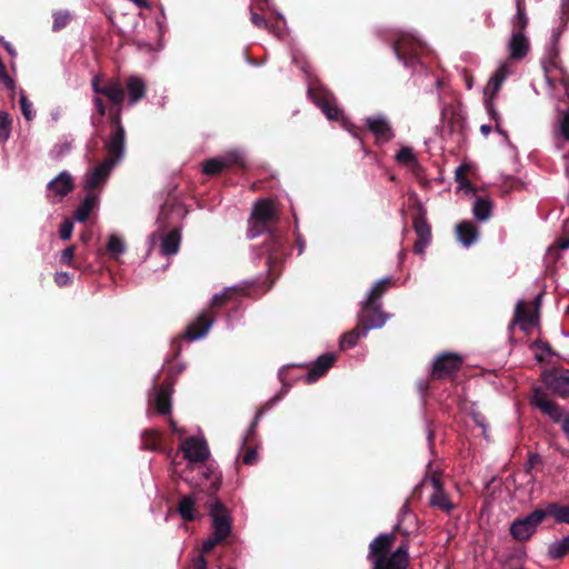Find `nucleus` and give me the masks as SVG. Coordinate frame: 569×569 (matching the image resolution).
Returning a JSON list of instances; mask_svg holds the SVG:
<instances>
[{"mask_svg": "<svg viewBox=\"0 0 569 569\" xmlns=\"http://www.w3.org/2000/svg\"><path fill=\"white\" fill-rule=\"evenodd\" d=\"M395 541V533H381L369 543L367 559L372 566L371 569H408V543L402 542L391 551Z\"/></svg>", "mask_w": 569, "mask_h": 569, "instance_id": "obj_1", "label": "nucleus"}, {"mask_svg": "<svg viewBox=\"0 0 569 569\" xmlns=\"http://www.w3.org/2000/svg\"><path fill=\"white\" fill-rule=\"evenodd\" d=\"M208 509L212 520V535L202 542V553L211 552L216 546L226 542L232 533V518L227 506L220 499L212 497L208 502Z\"/></svg>", "mask_w": 569, "mask_h": 569, "instance_id": "obj_2", "label": "nucleus"}, {"mask_svg": "<svg viewBox=\"0 0 569 569\" xmlns=\"http://www.w3.org/2000/svg\"><path fill=\"white\" fill-rule=\"evenodd\" d=\"M278 220L273 201L270 199H259L252 209L249 219L248 237L256 238L257 236L269 231V228Z\"/></svg>", "mask_w": 569, "mask_h": 569, "instance_id": "obj_3", "label": "nucleus"}, {"mask_svg": "<svg viewBox=\"0 0 569 569\" xmlns=\"http://www.w3.org/2000/svg\"><path fill=\"white\" fill-rule=\"evenodd\" d=\"M543 292H540L532 301V309L529 305L519 300L516 305L513 319L509 326V330L513 331L516 327H519L521 331L529 335L530 330L539 325V310L541 307Z\"/></svg>", "mask_w": 569, "mask_h": 569, "instance_id": "obj_4", "label": "nucleus"}, {"mask_svg": "<svg viewBox=\"0 0 569 569\" xmlns=\"http://www.w3.org/2000/svg\"><path fill=\"white\" fill-rule=\"evenodd\" d=\"M214 322V315L211 310H203L193 321H191L184 332L172 343L173 356H179L181 345L203 338Z\"/></svg>", "mask_w": 569, "mask_h": 569, "instance_id": "obj_5", "label": "nucleus"}, {"mask_svg": "<svg viewBox=\"0 0 569 569\" xmlns=\"http://www.w3.org/2000/svg\"><path fill=\"white\" fill-rule=\"evenodd\" d=\"M392 49L401 62L408 68H415L419 63L423 44L410 34H400L392 43Z\"/></svg>", "mask_w": 569, "mask_h": 569, "instance_id": "obj_6", "label": "nucleus"}, {"mask_svg": "<svg viewBox=\"0 0 569 569\" xmlns=\"http://www.w3.org/2000/svg\"><path fill=\"white\" fill-rule=\"evenodd\" d=\"M91 88L96 94L106 97L112 106H122L124 102V87L117 78L103 79L102 76H94L91 80Z\"/></svg>", "mask_w": 569, "mask_h": 569, "instance_id": "obj_7", "label": "nucleus"}, {"mask_svg": "<svg viewBox=\"0 0 569 569\" xmlns=\"http://www.w3.org/2000/svg\"><path fill=\"white\" fill-rule=\"evenodd\" d=\"M546 517L543 509H536L523 518H517L510 526L511 537L518 541L529 540Z\"/></svg>", "mask_w": 569, "mask_h": 569, "instance_id": "obj_8", "label": "nucleus"}, {"mask_svg": "<svg viewBox=\"0 0 569 569\" xmlns=\"http://www.w3.org/2000/svg\"><path fill=\"white\" fill-rule=\"evenodd\" d=\"M311 101L323 112L327 119L337 121L342 117V110L338 107L337 98L332 92L321 86L308 89Z\"/></svg>", "mask_w": 569, "mask_h": 569, "instance_id": "obj_9", "label": "nucleus"}, {"mask_svg": "<svg viewBox=\"0 0 569 569\" xmlns=\"http://www.w3.org/2000/svg\"><path fill=\"white\" fill-rule=\"evenodd\" d=\"M388 318L389 315L381 309V303H369V301L365 300L361 303L357 323L362 329V332L367 333L371 329L381 328Z\"/></svg>", "mask_w": 569, "mask_h": 569, "instance_id": "obj_10", "label": "nucleus"}, {"mask_svg": "<svg viewBox=\"0 0 569 569\" xmlns=\"http://www.w3.org/2000/svg\"><path fill=\"white\" fill-rule=\"evenodd\" d=\"M531 405L537 407L545 416H548L555 423H560L565 417L563 409L557 402L548 399L540 387L533 389Z\"/></svg>", "mask_w": 569, "mask_h": 569, "instance_id": "obj_11", "label": "nucleus"}, {"mask_svg": "<svg viewBox=\"0 0 569 569\" xmlns=\"http://www.w3.org/2000/svg\"><path fill=\"white\" fill-rule=\"evenodd\" d=\"M412 227L418 237L413 244V252L422 254L431 241V227L427 221L426 211L421 207L418 208L413 217Z\"/></svg>", "mask_w": 569, "mask_h": 569, "instance_id": "obj_12", "label": "nucleus"}, {"mask_svg": "<svg viewBox=\"0 0 569 569\" xmlns=\"http://www.w3.org/2000/svg\"><path fill=\"white\" fill-rule=\"evenodd\" d=\"M244 168L246 160L242 154L232 152L222 158H211L203 162V173L216 176L231 167Z\"/></svg>", "mask_w": 569, "mask_h": 569, "instance_id": "obj_13", "label": "nucleus"}, {"mask_svg": "<svg viewBox=\"0 0 569 569\" xmlns=\"http://www.w3.org/2000/svg\"><path fill=\"white\" fill-rule=\"evenodd\" d=\"M183 456L191 463H203L208 460L210 452L206 440L197 437H189L180 446Z\"/></svg>", "mask_w": 569, "mask_h": 569, "instance_id": "obj_14", "label": "nucleus"}, {"mask_svg": "<svg viewBox=\"0 0 569 569\" xmlns=\"http://www.w3.org/2000/svg\"><path fill=\"white\" fill-rule=\"evenodd\" d=\"M365 123L378 144L390 142L395 138L392 126L385 116L368 117Z\"/></svg>", "mask_w": 569, "mask_h": 569, "instance_id": "obj_15", "label": "nucleus"}, {"mask_svg": "<svg viewBox=\"0 0 569 569\" xmlns=\"http://www.w3.org/2000/svg\"><path fill=\"white\" fill-rule=\"evenodd\" d=\"M463 358H436L431 369L435 380L451 379L460 370Z\"/></svg>", "mask_w": 569, "mask_h": 569, "instance_id": "obj_16", "label": "nucleus"}, {"mask_svg": "<svg viewBox=\"0 0 569 569\" xmlns=\"http://www.w3.org/2000/svg\"><path fill=\"white\" fill-rule=\"evenodd\" d=\"M47 189L48 198L53 197L52 202H60L74 189V180L68 171H62L47 184Z\"/></svg>", "mask_w": 569, "mask_h": 569, "instance_id": "obj_17", "label": "nucleus"}, {"mask_svg": "<svg viewBox=\"0 0 569 569\" xmlns=\"http://www.w3.org/2000/svg\"><path fill=\"white\" fill-rule=\"evenodd\" d=\"M114 164L111 161L103 160L96 168L87 172L84 177V188L91 192L100 188L109 178Z\"/></svg>", "mask_w": 569, "mask_h": 569, "instance_id": "obj_18", "label": "nucleus"}, {"mask_svg": "<svg viewBox=\"0 0 569 569\" xmlns=\"http://www.w3.org/2000/svg\"><path fill=\"white\" fill-rule=\"evenodd\" d=\"M430 482L433 487V493L429 500L430 506L449 515L455 509V503L451 502L449 496L446 493L442 481L437 475H432Z\"/></svg>", "mask_w": 569, "mask_h": 569, "instance_id": "obj_19", "label": "nucleus"}, {"mask_svg": "<svg viewBox=\"0 0 569 569\" xmlns=\"http://www.w3.org/2000/svg\"><path fill=\"white\" fill-rule=\"evenodd\" d=\"M124 142H126L124 129H119L117 132L111 131L109 139L104 143L107 152H108V158L106 160L111 161L113 164H116L123 157Z\"/></svg>", "mask_w": 569, "mask_h": 569, "instance_id": "obj_20", "label": "nucleus"}, {"mask_svg": "<svg viewBox=\"0 0 569 569\" xmlns=\"http://www.w3.org/2000/svg\"><path fill=\"white\" fill-rule=\"evenodd\" d=\"M123 87L128 94V104L134 106L141 101L147 93V84L139 76H130L126 79Z\"/></svg>", "mask_w": 569, "mask_h": 569, "instance_id": "obj_21", "label": "nucleus"}, {"mask_svg": "<svg viewBox=\"0 0 569 569\" xmlns=\"http://www.w3.org/2000/svg\"><path fill=\"white\" fill-rule=\"evenodd\" d=\"M509 73V67L505 63L501 64L495 73L490 77L487 86L483 89V99H495L498 94L502 83Z\"/></svg>", "mask_w": 569, "mask_h": 569, "instance_id": "obj_22", "label": "nucleus"}, {"mask_svg": "<svg viewBox=\"0 0 569 569\" xmlns=\"http://www.w3.org/2000/svg\"><path fill=\"white\" fill-rule=\"evenodd\" d=\"M509 73V67L505 63L501 64L495 73L490 77L487 86L483 89V99H495L498 94L502 83Z\"/></svg>", "mask_w": 569, "mask_h": 569, "instance_id": "obj_23", "label": "nucleus"}, {"mask_svg": "<svg viewBox=\"0 0 569 569\" xmlns=\"http://www.w3.org/2000/svg\"><path fill=\"white\" fill-rule=\"evenodd\" d=\"M529 40L522 32H513L509 41L510 58L513 60L523 59L529 51Z\"/></svg>", "mask_w": 569, "mask_h": 569, "instance_id": "obj_24", "label": "nucleus"}, {"mask_svg": "<svg viewBox=\"0 0 569 569\" xmlns=\"http://www.w3.org/2000/svg\"><path fill=\"white\" fill-rule=\"evenodd\" d=\"M457 238L465 246L470 247L473 244L478 237L479 230L477 227L470 221H462L456 227Z\"/></svg>", "mask_w": 569, "mask_h": 569, "instance_id": "obj_25", "label": "nucleus"}, {"mask_svg": "<svg viewBox=\"0 0 569 569\" xmlns=\"http://www.w3.org/2000/svg\"><path fill=\"white\" fill-rule=\"evenodd\" d=\"M181 231L178 228L172 229L167 233L160 244V252L162 256L177 254L180 249Z\"/></svg>", "mask_w": 569, "mask_h": 569, "instance_id": "obj_26", "label": "nucleus"}, {"mask_svg": "<svg viewBox=\"0 0 569 569\" xmlns=\"http://www.w3.org/2000/svg\"><path fill=\"white\" fill-rule=\"evenodd\" d=\"M153 406L160 415H169L171 412V392L168 386L162 383L156 388Z\"/></svg>", "mask_w": 569, "mask_h": 569, "instance_id": "obj_27", "label": "nucleus"}, {"mask_svg": "<svg viewBox=\"0 0 569 569\" xmlns=\"http://www.w3.org/2000/svg\"><path fill=\"white\" fill-rule=\"evenodd\" d=\"M547 382L557 395L569 397V370L556 371Z\"/></svg>", "mask_w": 569, "mask_h": 569, "instance_id": "obj_28", "label": "nucleus"}, {"mask_svg": "<svg viewBox=\"0 0 569 569\" xmlns=\"http://www.w3.org/2000/svg\"><path fill=\"white\" fill-rule=\"evenodd\" d=\"M336 359L337 358H317V361L307 372V382H315L322 377L333 366Z\"/></svg>", "mask_w": 569, "mask_h": 569, "instance_id": "obj_29", "label": "nucleus"}, {"mask_svg": "<svg viewBox=\"0 0 569 569\" xmlns=\"http://www.w3.org/2000/svg\"><path fill=\"white\" fill-rule=\"evenodd\" d=\"M560 33H561V30H558L557 32H555L552 34L550 48L548 50L546 59H543V61H542V66L548 64L551 69H555V70L563 67L562 61L560 59V51L558 48V41H559Z\"/></svg>", "mask_w": 569, "mask_h": 569, "instance_id": "obj_30", "label": "nucleus"}, {"mask_svg": "<svg viewBox=\"0 0 569 569\" xmlns=\"http://www.w3.org/2000/svg\"><path fill=\"white\" fill-rule=\"evenodd\" d=\"M97 201L98 197L94 193L89 192L74 210V219L79 222H86L89 219L93 208L96 207Z\"/></svg>", "mask_w": 569, "mask_h": 569, "instance_id": "obj_31", "label": "nucleus"}, {"mask_svg": "<svg viewBox=\"0 0 569 569\" xmlns=\"http://www.w3.org/2000/svg\"><path fill=\"white\" fill-rule=\"evenodd\" d=\"M286 390H281L278 395L273 396L271 399H269L256 413L252 422L250 423V427L248 429V433L244 439V443L249 440L251 436L254 435L256 428L261 419V417L264 415L267 410H269L272 406H274L283 396Z\"/></svg>", "mask_w": 569, "mask_h": 569, "instance_id": "obj_32", "label": "nucleus"}, {"mask_svg": "<svg viewBox=\"0 0 569 569\" xmlns=\"http://www.w3.org/2000/svg\"><path fill=\"white\" fill-rule=\"evenodd\" d=\"M472 212L478 220L486 221L492 214V202L488 198L477 197L472 206Z\"/></svg>", "mask_w": 569, "mask_h": 569, "instance_id": "obj_33", "label": "nucleus"}, {"mask_svg": "<svg viewBox=\"0 0 569 569\" xmlns=\"http://www.w3.org/2000/svg\"><path fill=\"white\" fill-rule=\"evenodd\" d=\"M196 500L190 496H183L178 503V512L184 521H193L197 519L194 509Z\"/></svg>", "mask_w": 569, "mask_h": 569, "instance_id": "obj_34", "label": "nucleus"}, {"mask_svg": "<svg viewBox=\"0 0 569 569\" xmlns=\"http://www.w3.org/2000/svg\"><path fill=\"white\" fill-rule=\"evenodd\" d=\"M203 477L210 481L206 489L208 496L214 497L221 487V475L216 472L212 465H207L204 466Z\"/></svg>", "mask_w": 569, "mask_h": 569, "instance_id": "obj_35", "label": "nucleus"}, {"mask_svg": "<svg viewBox=\"0 0 569 569\" xmlns=\"http://www.w3.org/2000/svg\"><path fill=\"white\" fill-rule=\"evenodd\" d=\"M391 278H383L377 281L371 288L366 301L369 303H381L380 299L391 287Z\"/></svg>", "mask_w": 569, "mask_h": 569, "instance_id": "obj_36", "label": "nucleus"}, {"mask_svg": "<svg viewBox=\"0 0 569 569\" xmlns=\"http://www.w3.org/2000/svg\"><path fill=\"white\" fill-rule=\"evenodd\" d=\"M366 335L367 333L362 332V329L357 323V326L352 330L346 332L340 338V341H339L340 351H347V350L351 349L352 347H355L357 345L358 340Z\"/></svg>", "mask_w": 569, "mask_h": 569, "instance_id": "obj_37", "label": "nucleus"}, {"mask_svg": "<svg viewBox=\"0 0 569 569\" xmlns=\"http://www.w3.org/2000/svg\"><path fill=\"white\" fill-rule=\"evenodd\" d=\"M543 510L547 512V516L553 517L559 523H567L569 521V506L552 502Z\"/></svg>", "mask_w": 569, "mask_h": 569, "instance_id": "obj_38", "label": "nucleus"}, {"mask_svg": "<svg viewBox=\"0 0 569 569\" xmlns=\"http://www.w3.org/2000/svg\"><path fill=\"white\" fill-rule=\"evenodd\" d=\"M396 160L400 164L411 167L413 171L420 169V164L410 147H402L396 154Z\"/></svg>", "mask_w": 569, "mask_h": 569, "instance_id": "obj_39", "label": "nucleus"}, {"mask_svg": "<svg viewBox=\"0 0 569 569\" xmlns=\"http://www.w3.org/2000/svg\"><path fill=\"white\" fill-rule=\"evenodd\" d=\"M569 552V536L555 541L548 547V556L550 559H562Z\"/></svg>", "mask_w": 569, "mask_h": 569, "instance_id": "obj_40", "label": "nucleus"}, {"mask_svg": "<svg viewBox=\"0 0 569 569\" xmlns=\"http://www.w3.org/2000/svg\"><path fill=\"white\" fill-rule=\"evenodd\" d=\"M126 243L123 239L117 234H111L107 242V252L112 259L118 260L119 257L124 253Z\"/></svg>", "mask_w": 569, "mask_h": 569, "instance_id": "obj_41", "label": "nucleus"}, {"mask_svg": "<svg viewBox=\"0 0 569 569\" xmlns=\"http://www.w3.org/2000/svg\"><path fill=\"white\" fill-rule=\"evenodd\" d=\"M162 436L157 430H146L142 433V447L149 450H158L161 447Z\"/></svg>", "mask_w": 569, "mask_h": 569, "instance_id": "obj_42", "label": "nucleus"}, {"mask_svg": "<svg viewBox=\"0 0 569 569\" xmlns=\"http://www.w3.org/2000/svg\"><path fill=\"white\" fill-rule=\"evenodd\" d=\"M530 351L533 353V356L540 357V356H560L557 353L548 341H545L542 339H536L529 345Z\"/></svg>", "mask_w": 569, "mask_h": 569, "instance_id": "obj_43", "label": "nucleus"}, {"mask_svg": "<svg viewBox=\"0 0 569 569\" xmlns=\"http://www.w3.org/2000/svg\"><path fill=\"white\" fill-rule=\"evenodd\" d=\"M238 291L233 288H227L221 293H217L212 297L210 302L211 309H219L223 307L228 301L232 300Z\"/></svg>", "mask_w": 569, "mask_h": 569, "instance_id": "obj_44", "label": "nucleus"}, {"mask_svg": "<svg viewBox=\"0 0 569 569\" xmlns=\"http://www.w3.org/2000/svg\"><path fill=\"white\" fill-rule=\"evenodd\" d=\"M469 169L470 168L467 163H462L457 167L455 171V180L459 183L460 188L473 191L472 184L467 177Z\"/></svg>", "mask_w": 569, "mask_h": 569, "instance_id": "obj_45", "label": "nucleus"}, {"mask_svg": "<svg viewBox=\"0 0 569 569\" xmlns=\"http://www.w3.org/2000/svg\"><path fill=\"white\" fill-rule=\"evenodd\" d=\"M72 17L69 11L61 10L53 13V23H52V30L53 31H60L61 29L66 28Z\"/></svg>", "mask_w": 569, "mask_h": 569, "instance_id": "obj_46", "label": "nucleus"}, {"mask_svg": "<svg viewBox=\"0 0 569 569\" xmlns=\"http://www.w3.org/2000/svg\"><path fill=\"white\" fill-rule=\"evenodd\" d=\"M122 106H111L108 112L111 131H118L124 129L121 121Z\"/></svg>", "mask_w": 569, "mask_h": 569, "instance_id": "obj_47", "label": "nucleus"}, {"mask_svg": "<svg viewBox=\"0 0 569 569\" xmlns=\"http://www.w3.org/2000/svg\"><path fill=\"white\" fill-rule=\"evenodd\" d=\"M513 32H522L528 26V17L526 9L517 10V13L512 20Z\"/></svg>", "mask_w": 569, "mask_h": 569, "instance_id": "obj_48", "label": "nucleus"}, {"mask_svg": "<svg viewBox=\"0 0 569 569\" xmlns=\"http://www.w3.org/2000/svg\"><path fill=\"white\" fill-rule=\"evenodd\" d=\"M557 83H559L565 91V96L569 102V72L565 67L557 69Z\"/></svg>", "mask_w": 569, "mask_h": 569, "instance_id": "obj_49", "label": "nucleus"}, {"mask_svg": "<svg viewBox=\"0 0 569 569\" xmlns=\"http://www.w3.org/2000/svg\"><path fill=\"white\" fill-rule=\"evenodd\" d=\"M74 252L76 247L69 246L64 250H62L60 256V263L69 267H76L74 264Z\"/></svg>", "mask_w": 569, "mask_h": 569, "instance_id": "obj_50", "label": "nucleus"}, {"mask_svg": "<svg viewBox=\"0 0 569 569\" xmlns=\"http://www.w3.org/2000/svg\"><path fill=\"white\" fill-rule=\"evenodd\" d=\"M559 132L560 136L569 142V109L561 113L559 120Z\"/></svg>", "mask_w": 569, "mask_h": 569, "instance_id": "obj_51", "label": "nucleus"}, {"mask_svg": "<svg viewBox=\"0 0 569 569\" xmlns=\"http://www.w3.org/2000/svg\"><path fill=\"white\" fill-rule=\"evenodd\" d=\"M20 108L23 117L29 121L33 118L32 103L28 100L24 94L20 97Z\"/></svg>", "mask_w": 569, "mask_h": 569, "instance_id": "obj_52", "label": "nucleus"}, {"mask_svg": "<svg viewBox=\"0 0 569 569\" xmlns=\"http://www.w3.org/2000/svg\"><path fill=\"white\" fill-rule=\"evenodd\" d=\"M72 231H73L72 221L69 219H66L60 226L59 236L62 240L66 241L71 238Z\"/></svg>", "mask_w": 569, "mask_h": 569, "instance_id": "obj_53", "label": "nucleus"}, {"mask_svg": "<svg viewBox=\"0 0 569 569\" xmlns=\"http://www.w3.org/2000/svg\"><path fill=\"white\" fill-rule=\"evenodd\" d=\"M542 69L545 72L546 82L550 88H555L557 84V70L551 69L548 64H543Z\"/></svg>", "mask_w": 569, "mask_h": 569, "instance_id": "obj_54", "label": "nucleus"}, {"mask_svg": "<svg viewBox=\"0 0 569 569\" xmlns=\"http://www.w3.org/2000/svg\"><path fill=\"white\" fill-rule=\"evenodd\" d=\"M258 461V452L257 449L253 447H249L246 449V452L242 457V462L244 465H254Z\"/></svg>", "mask_w": 569, "mask_h": 569, "instance_id": "obj_55", "label": "nucleus"}, {"mask_svg": "<svg viewBox=\"0 0 569 569\" xmlns=\"http://www.w3.org/2000/svg\"><path fill=\"white\" fill-rule=\"evenodd\" d=\"M93 106L96 108V111L99 116V121L102 120L107 113V106L102 98L96 96L92 99Z\"/></svg>", "mask_w": 569, "mask_h": 569, "instance_id": "obj_56", "label": "nucleus"}, {"mask_svg": "<svg viewBox=\"0 0 569 569\" xmlns=\"http://www.w3.org/2000/svg\"><path fill=\"white\" fill-rule=\"evenodd\" d=\"M483 100H485V107H486L488 114L490 116L491 119H493L496 122H498V111L495 109V104H493L495 99L486 98ZM496 128L498 131H500L499 123L496 124Z\"/></svg>", "mask_w": 569, "mask_h": 569, "instance_id": "obj_57", "label": "nucleus"}, {"mask_svg": "<svg viewBox=\"0 0 569 569\" xmlns=\"http://www.w3.org/2000/svg\"><path fill=\"white\" fill-rule=\"evenodd\" d=\"M250 20L253 23V26L259 29H267L269 27V23L266 20V18L257 12L251 11Z\"/></svg>", "mask_w": 569, "mask_h": 569, "instance_id": "obj_58", "label": "nucleus"}, {"mask_svg": "<svg viewBox=\"0 0 569 569\" xmlns=\"http://www.w3.org/2000/svg\"><path fill=\"white\" fill-rule=\"evenodd\" d=\"M54 281L59 287H63L72 282V277L68 272H58Z\"/></svg>", "mask_w": 569, "mask_h": 569, "instance_id": "obj_59", "label": "nucleus"}, {"mask_svg": "<svg viewBox=\"0 0 569 569\" xmlns=\"http://www.w3.org/2000/svg\"><path fill=\"white\" fill-rule=\"evenodd\" d=\"M1 120H2V140H4L9 137L11 120L9 118V114L3 111H2Z\"/></svg>", "mask_w": 569, "mask_h": 569, "instance_id": "obj_60", "label": "nucleus"}, {"mask_svg": "<svg viewBox=\"0 0 569 569\" xmlns=\"http://www.w3.org/2000/svg\"><path fill=\"white\" fill-rule=\"evenodd\" d=\"M559 19L563 27L568 23V21H569V3L561 4Z\"/></svg>", "mask_w": 569, "mask_h": 569, "instance_id": "obj_61", "label": "nucleus"}, {"mask_svg": "<svg viewBox=\"0 0 569 569\" xmlns=\"http://www.w3.org/2000/svg\"><path fill=\"white\" fill-rule=\"evenodd\" d=\"M193 569H207V560L203 555L197 556L192 561Z\"/></svg>", "mask_w": 569, "mask_h": 569, "instance_id": "obj_62", "label": "nucleus"}, {"mask_svg": "<svg viewBox=\"0 0 569 569\" xmlns=\"http://www.w3.org/2000/svg\"><path fill=\"white\" fill-rule=\"evenodd\" d=\"M556 246L560 250H566L569 248V237H562L557 240Z\"/></svg>", "mask_w": 569, "mask_h": 569, "instance_id": "obj_63", "label": "nucleus"}, {"mask_svg": "<svg viewBox=\"0 0 569 569\" xmlns=\"http://www.w3.org/2000/svg\"><path fill=\"white\" fill-rule=\"evenodd\" d=\"M561 429L563 433L566 435L567 439L569 440V413L563 417L561 420Z\"/></svg>", "mask_w": 569, "mask_h": 569, "instance_id": "obj_64", "label": "nucleus"}]
</instances>
